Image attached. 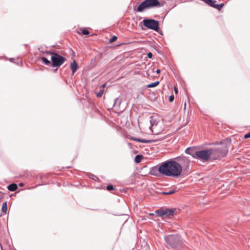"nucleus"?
<instances>
[{"instance_id":"nucleus-1","label":"nucleus","mask_w":250,"mask_h":250,"mask_svg":"<svg viewBox=\"0 0 250 250\" xmlns=\"http://www.w3.org/2000/svg\"><path fill=\"white\" fill-rule=\"evenodd\" d=\"M230 143L231 140L229 138L226 139L222 142L220 146L216 149L196 151L194 158L203 161H208L210 156L213 157L214 159H220L225 156L228 153Z\"/></svg>"},{"instance_id":"nucleus-2","label":"nucleus","mask_w":250,"mask_h":250,"mask_svg":"<svg viewBox=\"0 0 250 250\" xmlns=\"http://www.w3.org/2000/svg\"><path fill=\"white\" fill-rule=\"evenodd\" d=\"M182 165L174 161H166L159 166L153 167L149 172H182V170H188L191 167L190 162L185 158L182 159Z\"/></svg>"},{"instance_id":"nucleus-3","label":"nucleus","mask_w":250,"mask_h":250,"mask_svg":"<svg viewBox=\"0 0 250 250\" xmlns=\"http://www.w3.org/2000/svg\"><path fill=\"white\" fill-rule=\"evenodd\" d=\"M162 5L158 0H145L137 7L138 12H143L146 9L161 7Z\"/></svg>"},{"instance_id":"nucleus-4","label":"nucleus","mask_w":250,"mask_h":250,"mask_svg":"<svg viewBox=\"0 0 250 250\" xmlns=\"http://www.w3.org/2000/svg\"><path fill=\"white\" fill-rule=\"evenodd\" d=\"M166 246L174 248L179 245L181 242L180 237L177 234L168 235L165 237Z\"/></svg>"},{"instance_id":"nucleus-5","label":"nucleus","mask_w":250,"mask_h":250,"mask_svg":"<svg viewBox=\"0 0 250 250\" xmlns=\"http://www.w3.org/2000/svg\"><path fill=\"white\" fill-rule=\"evenodd\" d=\"M51 55V60L52 62V65L54 67H59L66 61L65 58L59 55L57 53L52 52Z\"/></svg>"},{"instance_id":"nucleus-6","label":"nucleus","mask_w":250,"mask_h":250,"mask_svg":"<svg viewBox=\"0 0 250 250\" xmlns=\"http://www.w3.org/2000/svg\"><path fill=\"white\" fill-rule=\"evenodd\" d=\"M144 25L146 27L158 31L159 29V21L153 19H145L143 21Z\"/></svg>"},{"instance_id":"nucleus-7","label":"nucleus","mask_w":250,"mask_h":250,"mask_svg":"<svg viewBox=\"0 0 250 250\" xmlns=\"http://www.w3.org/2000/svg\"><path fill=\"white\" fill-rule=\"evenodd\" d=\"M155 213L160 216L170 217L174 214V210L173 209H158Z\"/></svg>"},{"instance_id":"nucleus-8","label":"nucleus","mask_w":250,"mask_h":250,"mask_svg":"<svg viewBox=\"0 0 250 250\" xmlns=\"http://www.w3.org/2000/svg\"><path fill=\"white\" fill-rule=\"evenodd\" d=\"M152 175L157 177H163V176H168V177H173L175 178H177L179 176L181 175V174L183 173L184 174L182 175V176L184 177L186 176L185 173H150Z\"/></svg>"},{"instance_id":"nucleus-9","label":"nucleus","mask_w":250,"mask_h":250,"mask_svg":"<svg viewBox=\"0 0 250 250\" xmlns=\"http://www.w3.org/2000/svg\"><path fill=\"white\" fill-rule=\"evenodd\" d=\"M216 2V0H211V2H208V4L209 5V6L213 7L216 8L218 10H221V8L223 7L224 4L222 3V4H215V3Z\"/></svg>"},{"instance_id":"nucleus-10","label":"nucleus","mask_w":250,"mask_h":250,"mask_svg":"<svg viewBox=\"0 0 250 250\" xmlns=\"http://www.w3.org/2000/svg\"><path fill=\"white\" fill-rule=\"evenodd\" d=\"M71 69L72 70V73L74 74L78 68V65L77 63L75 60H74L73 62L71 64Z\"/></svg>"},{"instance_id":"nucleus-11","label":"nucleus","mask_w":250,"mask_h":250,"mask_svg":"<svg viewBox=\"0 0 250 250\" xmlns=\"http://www.w3.org/2000/svg\"><path fill=\"white\" fill-rule=\"evenodd\" d=\"M77 32L80 35L83 34V35H87L89 34L88 30L84 28H80L77 31Z\"/></svg>"},{"instance_id":"nucleus-12","label":"nucleus","mask_w":250,"mask_h":250,"mask_svg":"<svg viewBox=\"0 0 250 250\" xmlns=\"http://www.w3.org/2000/svg\"><path fill=\"white\" fill-rule=\"evenodd\" d=\"M7 188L9 190L11 191H15L18 188V186L17 184L13 183L10 185H9L7 187Z\"/></svg>"},{"instance_id":"nucleus-13","label":"nucleus","mask_w":250,"mask_h":250,"mask_svg":"<svg viewBox=\"0 0 250 250\" xmlns=\"http://www.w3.org/2000/svg\"><path fill=\"white\" fill-rule=\"evenodd\" d=\"M185 152L187 154H190L194 158V155L196 151H195V150L193 148H187L186 149Z\"/></svg>"},{"instance_id":"nucleus-14","label":"nucleus","mask_w":250,"mask_h":250,"mask_svg":"<svg viewBox=\"0 0 250 250\" xmlns=\"http://www.w3.org/2000/svg\"><path fill=\"white\" fill-rule=\"evenodd\" d=\"M134 140L137 142L144 143H149L153 142L155 141L153 140H146V139H134Z\"/></svg>"},{"instance_id":"nucleus-15","label":"nucleus","mask_w":250,"mask_h":250,"mask_svg":"<svg viewBox=\"0 0 250 250\" xmlns=\"http://www.w3.org/2000/svg\"><path fill=\"white\" fill-rule=\"evenodd\" d=\"M1 210L4 213H6V212L7 211V205L6 202H5L3 203L2 208H1Z\"/></svg>"},{"instance_id":"nucleus-16","label":"nucleus","mask_w":250,"mask_h":250,"mask_svg":"<svg viewBox=\"0 0 250 250\" xmlns=\"http://www.w3.org/2000/svg\"><path fill=\"white\" fill-rule=\"evenodd\" d=\"M159 84V82L157 81V82H155L154 83H151L148 84L147 87H149V88L154 87L157 86Z\"/></svg>"},{"instance_id":"nucleus-17","label":"nucleus","mask_w":250,"mask_h":250,"mask_svg":"<svg viewBox=\"0 0 250 250\" xmlns=\"http://www.w3.org/2000/svg\"><path fill=\"white\" fill-rule=\"evenodd\" d=\"M105 84H104L102 85V89L100 90V91L97 93V96L98 97H101L104 93V87Z\"/></svg>"},{"instance_id":"nucleus-18","label":"nucleus","mask_w":250,"mask_h":250,"mask_svg":"<svg viewBox=\"0 0 250 250\" xmlns=\"http://www.w3.org/2000/svg\"><path fill=\"white\" fill-rule=\"evenodd\" d=\"M41 60L42 62L46 65H49L50 64V62L45 57L41 58Z\"/></svg>"},{"instance_id":"nucleus-19","label":"nucleus","mask_w":250,"mask_h":250,"mask_svg":"<svg viewBox=\"0 0 250 250\" xmlns=\"http://www.w3.org/2000/svg\"><path fill=\"white\" fill-rule=\"evenodd\" d=\"M142 159V156L139 155H137L135 158V162L136 163H139Z\"/></svg>"},{"instance_id":"nucleus-20","label":"nucleus","mask_w":250,"mask_h":250,"mask_svg":"<svg viewBox=\"0 0 250 250\" xmlns=\"http://www.w3.org/2000/svg\"><path fill=\"white\" fill-rule=\"evenodd\" d=\"M175 192V190H170L168 191L162 192V193L164 195H170Z\"/></svg>"},{"instance_id":"nucleus-21","label":"nucleus","mask_w":250,"mask_h":250,"mask_svg":"<svg viewBox=\"0 0 250 250\" xmlns=\"http://www.w3.org/2000/svg\"><path fill=\"white\" fill-rule=\"evenodd\" d=\"M121 104V101L120 99H116L115 100V104H114L113 105V107H115L116 106V104H117V106H119L120 104Z\"/></svg>"},{"instance_id":"nucleus-22","label":"nucleus","mask_w":250,"mask_h":250,"mask_svg":"<svg viewBox=\"0 0 250 250\" xmlns=\"http://www.w3.org/2000/svg\"><path fill=\"white\" fill-rule=\"evenodd\" d=\"M88 176L89 178L93 179L95 181H96L97 179V178L92 173H90L89 174H88Z\"/></svg>"},{"instance_id":"nucleus-23","label":"nucleus","mask_w":250,"mask_h":250,"mask_svg":"<svg viewBox=\"0 0 250 250\" xmlns=\"http://www.w3.org/2000/svg\"><path fill=\"white\" fill-rule=\"evenodd\" d=\"M117 39V37L116 36H113L111 38H110V43L113 42L115 41Z\"/></svg>"},{"instance_id":"nucleus-24","label":"nucleus","mask_w":250,"mask_h":250,"mask_svg":"<svg viewBox=\"0 0 250 250\" xmlns=\"http://www.w3.org/2000/svg\"><path fill=\"white\" fill-rule=\"evenodd\" d=\"M245 139L250 138V132L246 134L244 136Z\"/></svg>"},{"instance_id":"nucleus-25","label":"nucleus","mask_w":250,"mask_h":250,"mask_svg":"<svg viewBox=\"0 0 250 250\" xmlns=\"http://www.w3.org/2000/svg\"><path fill=\"white\" fill-rule=\"evenodd\" d=\"M174 97L173 95H171L170 97H169V100L170 102H172L174 100Z\"/></svg>"},{"instance_id":"nucleus-26","label":"nucleus","mask_w":250,"mask_h":250,"mask_svg":"<svg viewBox=\"0 0 250 250\" xmlns=\"http://www.w3.org/2000/svg\"><path fill=\"white\" fill-rule=\"evenodd\" d=\"M147 55L148 58H151L152 57V56H153L152 53H151V52H148L147 53Z\"/></svg>"},{"instance_id":"nucleus-27","label":"nucleus","mask_w":250,"mask_h":250,"mask_svg":"<svg viewBox=\"0 0 250 250\" xmlns=\"http://www.w3.org/2000/svg\"><path fill=\"white\" fill-rule=\"evenodd\" d=\"M150 122H151V125L150 128H151L154 125V123L155 122V121L152 120H151Z\"/></svg>"},{"instance_id":"nucleus-28","label":"nucleus","mask_w":250,"mask_h":250,"mask_svg":"<svg viewBox=\"0 0 250 250\" xmlns=\"http://www.w3.org/2000/svg\"><path fill=\"white\" fill-rule=\"evenodd\" d=\"M114 189V188L113 186L110 185V191L113 190Z\"/></svg>"},{"instance_id":"nucleus-29","label":"nucleus","mask_w":250,"mask_h":250,"mask_svg":"<svg viewBox=\"0 0 250 250\" xmlns=\"http://www.w3.org/2000/svg\"><path fill=\"white\" fill-rule=\"evenodd\" d=\"M106 188L107 190L109 191V188H110V187H109V185H107L106 187Z\"/></svg>"},{"instance_id":"nucleus-30","label":"nucleus","mask_w":250,"mask_h":250,"mask_svg":"<svg viewBox=\"0 0 250 250\" xmlns=\"http://www.w3.org/2000/svg\"><path fill=\"white\" fill-rule=\"evenodd\" d=\"M174 91H175V92L176 93H178V89L177 88H176L175 87H174Z\"/></svg>"},{"instance_id":"nucleus-31","label":"nucleus","mask_w":250,"mask_h":250,"mask_svg":"<svg viewBox=\"0 0 250 250\" xmlns=\"http://www.w3.org/2000/svg\"><path fill=\"white\" fill-rule=\"evenodd\" d=\"M19 186L20 187H23L24 186V184L22 183H21L19 184Z\"/></svg>"},{"instance_id":"nucleus-32","label":"nucleus","mask_w":250,"mask_h":250,"mask_svg":"<svg viewBox=\"0 0 250 250\" xmlns=\"http://www.w3.org/2000/svg\"><path fill=\"white\" fill-rule=\"evenodd\" d=\"M161 71L160 69H157L156 71V72L157 73V74H159L160 73Z\"/></svg>"},{"instance_id":"nucleus-33","label":"nucleus","mask_w":250,"mask_h":250,"mask_svg":"<svg viewBox=\"0 0 250 250\" xmlns=\"http://www.w3.org/2000/svg\"><path fill=\"white\" fill-rule=\"evenodd\" d=\"M150 215H154V213H150L149 214Z\"/></svg>"}]
</instances>
